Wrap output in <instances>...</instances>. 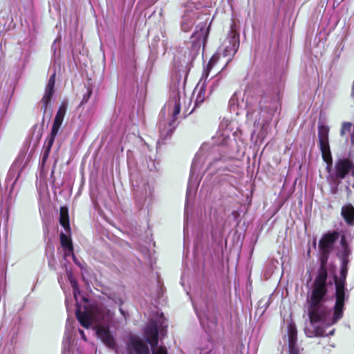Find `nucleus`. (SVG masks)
Here are the masks:
<instances>
[{
  "label": "nucleus",
  "mask_w": 354,
  "mask_h": 354,
  "mask_svg": "<svg viewBox=\"0 0 354 354\" xmlns=\"http://www.w3.org/2000/svg\"><path fill=\"white\" fill-rule=\"evenodd\" d=\"M328 272L326 268L322 265L319 268L318 274L313 283V288L308 299V314L312 325L321 323L326 326H331L342 318L345 302L337 304V297L333 307V315L330 317V310L323 304L328 292L326 280Z\"/></svg>",
  "instance_id": "1"
},
{
  "label": "nucleus",
  "mask_w": 354,
  "mask_h": 354,
  "mask_svg": "<svg viewBox=\"0 0 354 354\" xmlns=\"http://www.w3.org/2000/svg\"><path fill=\"white\" fill-rule=\"evenodd\" d=\"M239 47V37L234 35L229 39V46H227L222 51L218 50L209 59L207 66L216 65L227 66Z\"/></svg>",
  "instance_id": "2"
},
{
  "label": "nucleus",
  "mask_w": 354,
  "mask_h": 354,
  "mask_svg": "<svg viewBox=\"0 0 354 354\" xmlns=\"http://www.w3.org/2000/svg\"><path fill=\"white\" fill-rule=\"evenodd\" d=\"M329 131L330 128L328 126L322 122H319V147L322 152V159L326 164V170L328 172H330L333 165V158L329 145Z\"/></svg>",
  "instance_id": "3"
},
{
  "label": "nucleus",
  "mask_w": 354,
  "mask_h": 354,
  "mask_svg": "<svg viewBox=\"0 0 354 354\" xmlns=\"http://www.w3.org/2000/svg\"><path fill=\"white\" fill-rule=\"evenodd\" d=\"M339 233L337 231L324 234L319 241V248L322 254V262L320 267L328 260V256L333 248L335 243L338 240Z\"/></svg>",
  "instance_id": "4"
},
{
  "label": "nucleus",
  "mask_w": 354,
  "mask_h": 354,
  "mask_svg": "<svg viewBox=\"0 0 354 354\" xmlns=\"http://www.w3.org/2000/svg\"><path fill=\"white\" fill-rule=\"evenodd\" d=\"M181 110L180 100L176 99L174 101V110L172 112V119L168 122L167 127L164 124V127H162L161 124L160 125V132L161 137L163 139H167L171 137L176 129V122L177 120V116L180 113Z\"/></svg>",
  "instance_id": "5"
},
{
  "label": "nucleus",
  "mask_w": 354,
  "mask_h": 354,
  "mask_svg": "<svg viewBox=\"0 0 354 354\" xmlns=\"http://www.w3.org/2000/svg\"><path fill=\"white\" fill-rule=\"evenodd\" d=\"M348 274V268H340V276L337 279L335 277V297H337V304L342 303V300L345 302L346 298V280Z\"/></svg>",
  "instance_id": "6"
},
{
  "label": "nucleus",
  "mask_w": 354,
  "mask_h": 354,
  "mask_svg": "<svg viewBox=\"0 0 354 354\" xmlns=\"http://www.w3.org/2000/svg\"><path fill=\"white\" fill-rule=\"evenodd\" d=\"M351 171L354 177V166L352 162L348 158L338 160L335 165V176L337 179L342 180L346 178Z\"/></svg>",
  "instance_id": "7"
},
{
  "label": "nucleus",
  "mask_w": 354,
  "mask_h": 354,
  "mask_svg": "<svg viewBox=\"0 0 354 354\" xmlns=\"http://www.w3.org/2000/svg\"><path fill=\"white\" fill-rule=\"evenodd\" d=\"M130 354H150V350L141 338L136 335L130 336L127 344Z\"/></svg>",
  "instance_id": "8"
},
{
  "label": "nucleus",
  "mask_w": 354,
  "mask_h": 354,
  "mask_svg": "<svg viewBox=\"0 0 354 354\" xmlns=\"http://www.w3.org/2000/svg\"><path fill=\"white\" fill-rule=\"evenodd\" d=\"M96 334L106 346L110 348H114L115 347V341L111 334L108 326L99 325L96 326Z\"/></svg>",
  "instance_id": "9"
},
{
  "label": "nucleus",
  "mask_w": 354,
  "mask_h": 354,
  "mask_svg": "<svg viewBox=\"0 0 354 354\" xmlns=\"http://www.w3.org/2000/svg\"><path fill=\"white\" fill-rule=\"evenodd\" d=\"M66 110H67L66 104L64 102H62L60 104V106L57 110V112L55 115V119H54V121L53 123L51 131L48 136L55 138V137L57 135V133L59 131V129L62 124L65 114L66 113Z\"/></svg>",
  "instance_id": "10"
},
{
  "label": "nucleus",
  "mask_w": 354,
  "mask_h": 354,
  "mask_svg": "<svg viewBox=\"0 0 354 354\" xmlns=\"http://www.w3.org/2000/svg\"><path fill=\"white\" fill-rule=\"evenodd\" d=\"M147 342L151 345V349L158 346L159 332L155 323L150 324L145 330Z\"/></svg>",
  "instance_id": "11"
},
{
  "label": "nucleus",
  "mask_w": 354,
  "mask_h": 354,
  "mask_svg": "<svg viewBox=\"0 0 354 354\" xmlns=\"http://www.w3.org/2000/svg\"><path fill=\"white\" fill-rule=\"evenodd\" d=\"M187 50L185 48H178L176 49L174 58L173 62L174 66H183V64L189 65V66H194V60L191 61L190 63L188 62V59L187 57Z\"/></svg>",
  "instance_id": "12"
},
{
  "label": "nucleus",
  "mask_w": 354,
  "mask_h": 354,
  "mask_svg": "<svg viewBox=\"0 0 354 354\" xmlns=\"http://www.w3.org/2000/svg\"><path fill=\"white\" fill-rule=\"evenodd\" d=\"M207 35L208 32L205 31L203 28L199 32H194L191 37L193 48L199 50L203 46L204 48Z\"/></svg>",
  "instance_id": "13"
},
{
  "label": "nucleus",
  "mask_w": 354,
  "mask_h": 354,
  "mask_svg": "<svg viewBox=\"0 0 354 354\" xmlns=\"http://www.w3.org/2000/svg\"><path fill=\"white\" fill-rule=\"evenodd\" d=\"M341 214L348 225L354 224V207L351 204H346L342 207Z\"/></svg>",
  "instance_id": "14"
},
{
  "label": "nucleus",
  "mask_w": 354,
  "mask_h": 354,
  "mask_svg": "<svg viewBox=\"0 0 354 354\" xmlns=\"http://www.w3.org/2000/svg\"><path fill=\"white\" fill-rule=\"evenodd\" d=\"M288 351H297L299 348L297 345V330L295 326H288Z\"/></svg>",
  "instance_id": "15"
},
{
  "label": "nucleus",
  "mask_w": 354,
  "mask_h": 354,
  "mask_svg": "<svg viewBox=\"0 0 354 354\" xmlns=\"http://www.w3.org/2000/svg\"><path fill=\"white\" fill-rule=\"evenodd\" d=\"M59 237L62 247L65 251L68 252L66 254L69 255L71 254L73 257V259L75 260V257L74 254L73 245L71 239L63 232L60 234Z\"/></svg>",
  "instance_id": "16"
},
{
  "label": "nucleus",
  "mask_w": 354,
  "mask_h": 354,
  "mask_svg": "<svg viewBox=\"0 0 354 354\" xmlns=\"http://www.w3.org/2000/svg\"><path fill=\"white\" fill-rule=\"evenodd\" d=\"M59 223L68 233L71 232L68 210L65 206H62L59 209Z\"/></svg>",
  "instance_id": "17"
},
{
  "label": "nucleus",
  "mask_w": 354,
  "mask_h": 354,
  "mask_svg": "<svg viewBox=\"0 0 354 354\" xmlns=\"http://www.w3.org/2000/svg\"><path fill=\"white\" fill-rule=\"evenodd\" d=\"M75 315L80 324L85 328H88L91 326V315L86 311H82L80 306H78L75 311Z\"/></svg>",
  "instance_id": "18"
},
{
  "label": "nucleus",
  "mask_w": 354,
  "mask_h": 354,
  "mask_svg": "<svg viewBox=\"0 0 354 354\" xmlns=\"http://www.w3.org/2000/svg\"><path fill=\"white\" fill-rule=\"evenodd\" d=\"M55 138L47 136V138L45 140V142L43 147V153H42V158H41V165L42 166H44L48 157L49 154L50 153V150L52 148V146L55 141Z\"/></svg>",
  "instance_id": "19"
},
{
  "label": "nucleus",
  "mask_w": 354,
  "mask_h": 354,
  "mask_svg": "<svg viewBox=\"0 0 354 354\" xmlns=\"http://www.w3.org/2000/svg\"><path fill=\"white\" fill-rule=\"evenodd\" d=\"M55 138L47 136V138L45 140V142L43 147V153H42V158H41V165L42 166H44L48 157L49 154L50 153V150L52 148V146L55 141Z\"/></svg>",
  "instance_id": "20"
},
{
  "label": "nucleus",
  "mask_w": 354,
  "mask_h": 354,
  "mask_svg": "<svg viewBox=\"0 0 354 354\" xmlns=\"http://www.w3.org/2000/svg\"><path fill=\"white\" fill-rule=\"evenodd\" d=\"M96 315L104 322H110L113 319V313L106 308H97Z\"/></svg>",
  "instance_id": "21"
},
{
  "label": "nucleus",
  "mask_w": 354,
  "mask_h": 354,
  "mask_svg": "<svg viewBox=\"0 0 354 354\" xmlns=\"http://www.w3.org/2000/svg\"><path fill=\"white\" fill-rule=\"evenodd\" d=\"M206 88L205 85L196 87L194 91V94H196L195 104L198 106L202 104L205 99Z\"/></svg>",
  "instance_id": "22"
},
{
  "label": "nucleus",
  "mask_w": 354,
  "mask_h": 354,
  "mask_svg": "<svg viewBox=\"0 0 354 354\" xmlns=\"http://www.w3.org/2000/svg\"><path fill=\"white\" fill-rule=\"evenodd\" d=\"M353 127V124L350 122H344L342 124V127L340 129V136L342 137L346 136L348 133H351Z\"/></svg>",
  "instance_id": "23"
},
{
  "label": "nucleus",
  "mask_w": 354,
  "mask_h": 354,
  "mask_svg": "<svg viewBox=\"0 0 354 354\" xmlns=\"http://www.w3.org/2000/svg\"><path fill=\"white\" fill-rule=\"evenodd\" d=\"M51 100H52L51 97L46 96L44 95L43 97L41 98V102L42 104L41 109H43L44 115H45V113H46L48 106H50Z\"/></svg>",
  "instance_id": "24"
},
{
  "label": "nucleus",
  "mask_w": 354,
  "mask_h": 354,
  "mask_svg": "<svg viewBox=\"0 0 354 354\" xmlns=\"http://www.w3.org/2000/svg\"><path fill=\"white\" fill-rule=\"evenodd\" d=\"M91 95H92V89L90 88H88L86 93L83 95L82 101L80 102V106H83L84 104L87 103L89 98L91 97Z\"/></svg>",
  "instance_id": "25"
},
{
  "label": "nucleus",
  "mask_w": 354,
  "mask_h": 354,
  "mask_svg": "<svg viewBox=\"0 0 354 354\" xmlns=\"http://www.w3.org/2000/svg\"><path fill=\"white\" fill-rule=\"evenodd\" d=\"M152 354H167V349L165 346H160L152 349Z\"/></svg>",
  "instance_id": "26"
},
{
  "label": "nucleus",
  "mask_w": 354,
  "mask_h": 354,
  "mask_svg": "<svg viewBox=\"0 0 354 354\" xmlns=\"http://www.w3.org/2000/svg\"><path fill=\"white\" fill-rule=\"evenodd\" d=\"M351 254V250L349 247H344L342 249L340 254V259H349V256Z\"/></svg>",
  "instance_id": "27"
},
{
  "label": "nucleus",
  "mask_w": 354,
  "mask_h": 354,
  "mask_svg": "<svg viewBox=\"0 0 354 354\" xmlns=\"http://www.w3.org/2000/svg\"><path fill=\"white\" fill-rule=\"evenodd\" d=\"M55 76H56V72L54 71L53 73V74L50 75L49 80H48V82L47 84V86H50V87H53L55 88Z\"/></svg>",
  "instance_id": "28"
},
{
  "label": "nucleus",
  "mask_w": 354,
  "mask_h": 354,
  "mask_svg": "<svg viewBox=\"0 0 354 354\" xmlns=\"http://www.w3.org/2000/svg\"><path fill=\"white\" fill-rule=\"evenodd\" d=\"M54 93H55V88L53 87L46 86V89H45L44 95L52 98Z\"/></svg>",
  "instance_id": "29"
},
{
  "label": "nucleus",
  "mask_w": 354,
  "mask_h": 354,
  "mask_svg": "<svg viewBox=\"0 0 354 354\" xmlns=\"http://www.w3.org/2000/svg\"><path fill=\"white\" fill-rule=\"evenodd\" d=\"M211 68H203L201 79L206 80L207 78Z\"/></svg>",
  "instance_id": "30"
},
{
  "label": "nucleus",
  "mask_w": 354,
  "mask_h": 354,
  "mask_svg": "<svg viewBox=\"0 0 354 354\" xmlns=\"http://www.w3.org/2000/svg\"><path fill=\"white\" fill-rule=\"evenodd\" d=\"M172 77L174 78H175L176 80V81H178L179 82L181 80V75L180 74V71L175 70V71L172 73Z\"/></svg>",
  "instance_id": "31"
},
{
  "label": "nucleus",
  "mask_w": 354,
  "mask_h": 354,
  "mask_svg": "<svg viewBox=\"0 0 354 354\" xmlns=\"http://www.w3.org/2000/svg\"><path fill=\"white\" fill-rule=\"evenodd\" d=\"M206 354H221V352L216 346H214L212 349L209 350L208 352H207Z\"/></svg>",
  "instance_id": "32"
},
{
  "label": "nucleus",
  "mask_w": 354,
  "mask_h": 354,
  "mask_svg": "<svg viewBox=\"0 0 354 354\" xmlns=\"http://www.w3.org/2000/svg\"><path fill=\"white\" fill-rule=\"evenodd\" d=\"M341 259L340 268H348L349 259Z\"/></svg>",
  "instance_id": "33"
},
{
  "label": "nucleus",
  "mask_w": 354,
  "mask_h": 354,
  "mask_svg": "<svg viewBox=\"0 0 354 354\" xmlns=\"http://www.w3.org/2000/svg\"><path fill=\"white\" fill-rule=\"evenodd\" d=\"M340 243H341V245L342 247V249L344 248V247H348V243L346 242V237L344 236H342L341 237Z\"/></svg>",
  "instance_id": "34"
},
{
  "label": "nucleus",
  "mask_w": 354,
  "mask_h": 354,
  "mask_svg": "<svg viewBox=\"0 0 354 354\" xmlns=\"http://www.w3.org/2000/svg\"><path fill=\"white\" fill-rule=\"evenodd\" d=\"M69 280H70V282H71V284L72 286V287L73 288L74 290L77 288V282L75 279H73L71 278H69Z\"/></svg>",
  "instance_id": "35"
},
{
  "label": "nucleus",
  "mask_w": 354,
  "mask_h": 354,
  "mask_svg": "<svg viewBox=\"0 0 354 354\" xmlns=\"http://www.w3.org/2000/svg\"><path fill=\"white\" fill-rule=\"evenodd\" d=\"M315 333H316L317 336H322L323 335V330L319 328H317L315 329Z\"/></svg>",
  "instance_id": "36"
},
{
  "label": "nucleus",
  "mask_w": 354,
  "mask_h": 354,
  "mask_svg": "<svg viewBox=\"0 0 354 354\" xmlns=\"http://www.w3.org/2000/svg\"><path fill=\"white\" fill-rule=\"evenodd\" d=\"M351 142L352 146L354 147V132L351 133Z\"/></svg>",
  "instance_id": "37"
},
{
  "label": "nucleus",
  "mask_w": 354,
  "mask_h": 354,
  "mask_svg": "<svg viewBox=\"0 0 354 354\" xmlns=\"http://www.w3.org/2000/svg\"><path fill=\"white\" fill-rule=\"evenodd\" d=\"M80 333L81 334L82 339H84V341H86V337L85 336L84 331L82 330H80Z\"/></svg>",
  "instance_id": "38"
},
{
  "label": "nucleus",
  "mask_w": 354,
  "mask_h": 354,
  "mask_svg": "<svg viewBox=\"0 0 354 354\" xmlns=\"http://www.w3.org/2000/svg\"><path fill=\"white\" fill-rule=\"evenodd\" d=\"M288 354H300V353H299V350H297V351H288Z\"/></svg>",
  "instance_id": "39"
},
{
  "label": "nucleus",
  "mask_w": 354,
  "mask_h": 354,
  "mask_svg": "<svg viewBox=\"0 0 354 354\" xmlns=\"http://www.w3.org/2000/svg\"><path fill=\"white\" fill-rule=\"evenodd\" d=\"M187 73L188 71H187L186 70L183 71V73L185 74V77H187Z\"/></svg>",
  "instance_id": "40"
},
{
  "label": "nucleus",
  "mask_w": 354,
  "mask_h": 354,
  "mask_svg": "<svg viewBox=\"0 0 354 354\" xmlns=\"http://www.w3.org/2000/svg\"><path fill=\"white\" fill-rule=\"evenodd\" d=\"M120 313H121L122 315H124V310H122V308H120Z\"/></svg>",
  "instance_id": "41"
}]
</instances>
